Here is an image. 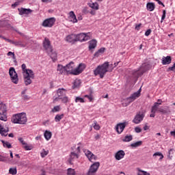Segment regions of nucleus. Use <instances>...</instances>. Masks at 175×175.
Wrapping results in <instances>:
<instances>
[{
	"label": "nucleus",
	"instance_id": "obj_27",
	"mask_svg": "<svg viewBox=\"0 0 175 175\" xmlns=\"http://www.w3.org/2000/svg\"><path fill=\"white\" fill-rule=\"evenodd\" d=\"M4 40H5V42H8V43H12V44H14V46H21V41H13L8 38H4Z\"/></svg>",
	"mask_w": 175,
	"mask_h": 175
},
{
	"label": "nucleus",
	"instance_id": "obj_41",
	"mask_svg": "<svg viewBox=\"0 0 175 175\" xmlns=\"http://www.w3.org/2000/svg\"><path fill=\"white\" fill-rule=\"evenodd\" d=\"M60 100H62V103H68L69 102V97L64 96Z\"/></svg>",
	"mask_w": 175,
	"mask_h": 175
},
{
	"label": "nucleus",
	"instance_id": "obj_61",
	"mask_svg": "<svg viewBox=\"0 0 175 175\" xmlns=\"http://www.w3.org/2000/svg\"><path fill=\"white\" fill-rule=\"evenodd\" d=\"M77 154H80V146L77 148Z\"/></svg>",
	"mask_w": 175,
	"mask_h": 175
},
{
	"label": "nucleus",
	"instance_id": "obj_8",
	"mask_svg": "<svg viewBox=\"0 0 175 175\" xmlns=\"http://www.w3.org/2000/svg\"><path fill=\"white\" fill-rule=\"evenodd\" d=\"M148 70V64H144L138 70H134L133 72V76L135 77H139V76H142L144 73Z\"/></svg>",
	"mask_w": 175,
	"mask_h": 175
},
{
	"label": "nucleus",
	"instance_id": "obj_6",
	"mask_svg": "<svg viewBox=\"0 0 175 175\" xmlns=\"http://www.w3.org/2000/svg\"><path fill=\"white\" fill-rule=\"evenodd\" d=\"M142 89H139V91L135 92L134 94H131L130 97L124 99V102L126 103L125 106H128L132 103V102L136 100L139 96H140V91Z\"/></svg>",
	"mask_w": 175,
	"mask_h": 175
},
{
	"label": "nucleus",
	"instance_id": "obj_49",
	"mask_svg": "<svg viewBox=\"0 0 175 175\" xmlns=\"http://www.w3.org/2000/svg\"><path fill=\"white\" fill-rule=\"evenodd\" d=\"M85 98H88V99H89L90 102H92V100H94V96H92L91 94L85 95Z\"/></svg>",
	"mask_w": 175,
	"mask_h": 175
},
{
	"label": "nucleus",
	"instance_id": "obj_7",
	"mask_svg": "<svg viewBox=\"0 0 175 175\" xmlns=\"http://www.w3.org/2000/svg\"><path fill=\"white\" fill-rule=\"evenodd\" d=\"M91 39V33H81L77 35V42H87Z\"/></svg>",
	"mask_w": 175,
	"mask_h": 175
},
{
	"label": "nucleus",
	"instance_id": "obj_35",
	"mask_svg": "<svg viewBox=\"0 0 175 175\" xmlns=\"http://www.w3.org/2000/svg\"><path fill=\"white\" fill-rule=\"evenodd\" d=\"M1 143L3 144V147H6L7 148H12V144L6 141H1Z\"/></svg>",
	"mask_w": 175,
	"mask_h": 175
},
{
	"label": "nucleus",
	"instance_id": "obj_16",
	"mask_svg": "<svg viewBox=\"0 0 175 175\" xmlns=\"http://www.w3.org/2000/svg\"><path fill=\"white\" fill-rule=\"evenodd\" d=\"M125 126H126V124L125 122L118 124L116 127V132H118L119 135L122 133V132H124V129H125Z\"/></svg>",
	"mask_w": 175,
	"mask_h": 175
},
{
	"label": "nucleus",
	"instance_id": "obj_57",
	"mask_svg": "<svg viewBox=\"0 0 175 175\" xmlns=\"http://www.w3.org/2000/svg\"><path fill=\"white\" fill-rule=\"evenodd\" d=\"M156 2H157V3H159V5H161V6H163V8H165V4H163V3H162V1H161L160 0H155Z\"/></svg>",
	"mask_w": 175,
	"mask_h": 175
},
{
	"label": "nucleus",
	"instance_id": "obj_9",
	"mask_svg": "<svg viewBox=\"0 0 175 175\" xmlns=\"http://www.w3.org/2000/svg\"><path fill=\"white\" fill-rule=\"evenodd\" d=\"M57 96L53 99V102H58L62 99V97L66 95V89L59 88L56 91Z\"/></svg>",
	"mask_w": 175,
	"mask_h": 175
},
{
	"label": "nucleus",
	"instance_id": "obj_12",
	"mask_svg": "<svg viewBox=\"0 0 175 175\" xmlns=\"http://www.w3.org/2000/svg\"><path fill=\"white\" fill-rule=\"evenodd\" d=\"M32 75L29 72L27 74H23L24 82L25 85H29V84L32 83V79H35V73H33V72Z\"/></svg>",
	"mask_w": 175,
	"mask_h": 175
},
{
	"label": "nucleus",
	"instance_id": "obj_60",
	"mask_svg": "<svg viewBox=\"0 0 175 175\" xmlns=\"http://www.w3.org/2000/svg\"><path fill=\"white\" fill-rule=\"evenodd\" d=\"M51 2H53V0H44L45 3H51Z\"/></svg>",
	"mask_w": 175,
	"mask_h": 175
},
{
	"label": "nucleus",
	"instance_id": "obj_26",
	"mask_svg": "<svg viewBox=\"0 0 175 175\" xmlns=\"http://www.w3.org/2000/svg\"><path fill=\"white\" fill-rule=\"evenodd\" d=\"M98 43V41L96 40H92L89 42V50H93V49H95L96 47V44Z\"/></svg>",
	"mask_w": 175,
	"mask_h": 175
},
{
	"label": "nucleus",
	"instance_id": "obj_45",
	"mask_svg": "<svg viewBox=\"0 0 175 175\" xmlns=\"http://www.w3.org/2000/svg\"><path fill=\"white\" fill-rule=\"evenodd\" d=\"M114 68H116V66H114L113 64H109V62H108L107 72H113V69H114Z\"/></svg>",
	"mask_w": 175,
	"mask_h": 175
},
{
	"label": "nucleus",
	"instance_id": "obj_51",
	"mask_svg": "<svg viewBox=\"0 0 175 175\" xmlns=\"http://www.w3.org/2000/svg\"><path fill=\"white\" fill-rule=\"evenodd\" d=\"M18 141L20 142V143H21V144H23V146L27 145V143L24 141V139H23V137H19Z\"/></svg>",
	"mask_w": 175,
	"mask_h": 175
},
{
	"label": "nucleus",
	"instance_id": "obj_24",
	"mask_svg": "<svg viewBox=\"0 0 175 175\" xmlns=\"http://www.w3.org/2000/svg\"><path fill=\"white\" fill-rule=\"evenodd\" d=\"M57 72H59V73H60V75H66V66L63 67L62 65L58 64V66H57Z\"/></svg>",
	"mask_w": 175,
	"mask_h": 175
},
{
	"label": "nucleus",
	"instance_id": "obj_58",
	"mask_svg": "<svg viewBox=\"0 0 175 175\" xmlns=\"http://www.w3.org/2000/svg\"><path fill=\"white\" fill-rule=\"evenodd\" d=\"M169 70H175V63L173 64L172 67H169Z\"/></svg>",
	"mask_w": 175,
	"mask_h": 175
},
{
	"label": "nucleus",
	"instance_id": "obj_14",
	"mask_svg": "<svg viewBox=\"0 0 175 175\" xmlns=\"http://www.w3.org/2000/svg\"><path fill=\"white\" fill-rule=\"evenodd\" d=\"M55 18H49L44 20V27L51 28L55 24Z\"/></svg>",
	"mask_w": 175,
	"mask_h": 175
},
{
	"label": "nucleus",
	"instance_id": "obj_64",
	"mask_svg": "<svg viewBox=\"0 0 175 175\" xmlns=\"http://www.w3.org/2000/svg\"><path fill=\"white\" fill-rule=\"evenodd\" d=\"M159 111H160V113H166L165 110L161 109L159 110Z\"/></svg>",
	"mask_w": 175,
	"mask_h": 175
},
{
	"label": "nucleus",
	"instance_id": "obj_43",
	"mask_svg": "<svg viewBox=\"0 0 175 175\" xmlns=\"http://www.w3.org/2000/svg\"><path fill=\"white\" fill-rule=\"evenodd\" d=\"M23 148L25 150V151H31L32 150V146L28 145V144L26 143V145H24Z\"/></svg>",
	"mask_w": 175,
	"mask_h": 175
},
{
	"label": "nucleus",
	"instance_id": "obj_21",
	"mask_svg": "<svg viewBox=\"0 0 175 175\" xmlns=\"http://www.w3.org/2000/svg\"><path fill=\"white\" fill-rule=\"evenodd\" d=\"M21 68H22L23 75H27L28 73H30L31 75L33 76V71L31 69H27V65H25V64H23L21 65Z\"/></svg>",
	"mask_w": 175,
	"mask_h": 175
},
{
	"label": "nucleus",
	"instance_id": "obj_32",
	"mask_svg": "<svg viewBox=\"0 0 175 175\" xmlns=\"http://www.w3.org/2000/svg\"><path fill=\"white\" fill-rule=\"evenodd\" d=\"M158 105H161V103H154V106L152 107L151 113H157Z\"/></svg>",
	"mask_w": 175,
	"mask_h": 175
},
{
	"label": "nucleus",
	"instance_id": "obj_62",
	"mask_svg": "<svg viewBox=\"0 0 175 175\" xmlns=\"http://www.w3.org/2000/svg\"><path fill=\"white\" fill-rule=\"evenodd\" d=\"M170 135H172V136H174L175 137V131H171Z\"/></svg>",
	"mask_w": 175,
	"mask_h": 175
},
{
	"label": "nucleus",
	"instance_id": "obj_22",
	"mask_svg": "<svg viewBox=\"0 0 175 175\" xmlns=\"http://www.w3.org/2000/svg\"><path fill=\"white\" fill-rule=\"evenodd\" d=\"M9 132V127L0 126V135L1 136H8Z\"/></svg>",
	"mask_w": 175,
	"mask_h": 175
},
{
	"label": "nucleus",
	"instance_id": "obj_55",
	"mask_svg": "<svg viewBox=\"0 0 175 175\" xmlns=\"http://www.w3.org/2000/svg\"><path fill=\"white\" fill-rule=\"evenodd\" d=\"M140 27H142V23H139L138 25H135V29L136 31H139L140 30Z\"/></svg>",
	"mask_w": 175,
	"mask_h": 175
},
{
	"label": "nucleus",
	"instance_id": "obj_53",
	"mask_svg": "<svg viewBox=\"0 0 175 175\" xmlns=\"http://www.w3.org/2000/svg\"><path fill=\"white\" fill-rule=\"evenodd\" d=\"M150 35H151V29H149L145 32V36H150Z\"/></svg>",
	"mask_w": 175,
	"mask_h": 175
},
{
	"label": "nucleus",
	"instance_id": "obj_3",
	"mask_svg": "<svg viewBox=\"0 0 175 175\" xmlns=\"http://www.w3.org/2000/svg\"><path fill=\"white\" fill-rule=\"evenodd\" d=\"M109 68V62H105L104 64L99 65L94 70V75L95 76L100 75V79L105 77V75L107 73V69Z\"/></svg>",
	"mask_w": 175,
	"mask_h": 175
},
{
	"label": "nucleus",
	"instance_id": "obj_42",
	"mask_svg": "<svg viewBox=\"0 0 175 175\" xmlns=\"http://www.w3.org/2000/svg\"><path fill=\"white\" fill-rule=\"evenodd\" d=\"M7 55H8V57H10V55H12V59H14V62H16V55L14 54V52L9 51V52L7 53Z\"/></svg>",
	"mask_w": 175,
	"mask_h": 175
},
{
	"label": "nucleus",
	"instance_id": "obj_11",
	"mask_svg": "<svg viewBox=\"0 0 175 175\" xmlns=\"http://www.w3.org/2000/svg\"><path fill=\"white\" fill-rule=\"evenodd\" d=\"M0 120L1 121H6L8 117H6V105L5 104H0Z\"/></svg>",
	"mask_w": 175,
	"mask_h": 175
},
{
	"label": "nucleus",
	"instance_id": "obj_40",
	"mask_svg": "<svg viewBox=\"0 0 175 175\" xmlns=\"http://www.w3.org/2000/svg\"><path fill=\"white\" fill-rule=\"evenodd\" d=\"M132 139V135H126L125 137L122 139V142H131Z\"/></svg>",
	"mask_w": 175,
	"mask_h": 175
},
{
	"label": "nucleus",
	"instance_id": "obj_63",
	"mask_svg": "<svg viewBox=\"0 0 175 175\" xmlns=\"http://www.w3.org/2000/svg\"><path fill=\"white\" fill-rule=\"evenodd\" d=\"M148 126L145 125V126H144V131H148Z\"/></svg>",
	"mask_w": 175,
	"mask_h": 175
},
{
	"label": "nucleus",
	"instance_id": "obj_47",
	"mask_svg": "<svg viewBox=\"0 0 175 175\" xmlns=\"http://www.w3.org/2000/svg\"><path fill=\"white\" fill-rule=\"evenodd\" d=\"M75 102L76 103H78V102L80 103H84V99L81 97H76Z\"/></svg>",
	"mask_w": 175,
	"mask_h": 175
},
{
	"label": "nucleus",
	"instance_id": "obj_15",
	"mask_svg": "<svg viewBox=\"0 0 175 175\" xmlns=\"http://www.w3.org/2000/svg\"><path fill=\"white\" fill-rule=\"evenodd\" d=\"M84 152L85 155L87 156V158H88L90 162H94V161H96V159H98V157H96V156H95V154H94L91 151L85 150Z\"/></svg>",
	"mask_w": 175,
	"mask_h": 175
},
{
	"label": "nucleus",
	"instance_id": "obj_37",
	"mask_svg": "<svg viewBox=\"0 0 175 175\" xmlns=\"http://www.w3.org/2000/svg\"><path fill=\"white\" fill-rule=\"evenodd\" d=\"M67 175H76V172L74 169L68 168L67 170Z\"/></svg>",
	"mask_w": 175,
	"mask_h": 175
},
{
	"label": "nucleus",
	"instance_id": "obj_31",
	"mask_svg": "<svg viewBox=\"0 0 175 175\" xmlns=\"http://www.w3.org/2000/svg\"><path fill=\"white\" fill-rule=\"evenodd\" d=\"M80 84H81V82L79 79H76L72 85V89L75 90V88H77L78 87H80Z\"/></svg>",
	"mask_w": 175,
	"mask_h": 175
},
{
	"label": "nucleus",
	"instance_id": "obj_18",
	"mask_svg": "<svg viewBox=\"0 0 175 175\" xmlns=\"http://www.w3.org/2000/svg\"><path fill=\"white\" fill-rule=\"evenodd\" d=\"M124 157H125V152L122 150L118 151L115 154V159H116V161H121V159H123Z\"/></svg>",
	"mask_w": 175,
	"mask_h": 175
},
{
	"label": "nucleus",
	"instance_id": "obj_56",
	"mask_svg": "<svg viewBox=\"0 0 175 175\" xmlns=\"http://www.w3.org/2000/svg\"><path fill=\"white\" fill-rule=\"evenodd\" d=\"M21 2H18V1H16L14 4L12 5V6H14V8H16V6H18V5H20Z\"/></svg>",
	"mask_w": 175,
	"mask_h": 175
},
{
	"label": "nucleus",
	"instance_id": "obj_54",
	"mask_svg": "<svg viewBox=\"0 0 175 175\" xmlns=\"http://www.w3.org/2000/svg\"><path fill=\"white\" fill-rule=\"evenodd\" d=\"M135 131L136 132V133H140V132H142V129H140V127H135Z\"/></svg>",
	"mask_w": 175,
	"mask_h": 175
},
{
	"label": "nucleus",
	"instance_id": "obj_10",
	"mask_svg": "<svg viewBox=\"0 0 175 175\" xmlns=\"http://www.w3.org/2000/svg\"><path fill=\"white\" fill-rule=\"evenodd\" d=\"M99 166H100V163L99 162L94 163L90 167L86 175H94V173L98 172V169H99Z\"/></svg>",
	"mask_w": 175,
	"mask_h": 175
},
{
	"label": "nucleus",
	"instance_id": "obj_36",
	"mask_svg": "<svg viewBox=\"0 0 175 175\" xmlns=\"http://www.w3.org/2000/svg\"><path fill=\"white\" fill-rule=\"evenodd\" d=\"M153 157H160L159 161H161L163 159V154L161 152H157L153 154Z\"/></svg>",
	"mask_w": 175,
	"mask_h": 175
},
{
	"label": "nucleus",
	"instance_id": "obj_30",
	"mask_svg": "<svg viewBox=\"0 0 175 175\" xmlns=\"http://www.w3.org/2000/svg\"><path fill=\"white\" fill-rule=\"evenodd\" d=\"M146 8L149 12H153L155 9V4L154 3H148L146 5Z\"/></svg>",
	"mask_w": 175,
	"mask_h": 175
},
{
	"label": "nucleus",
	"instance_id": "obj_19",
	"mask_svg": "<svg viewBox=\"0 0 175 175\" xmlns=\"http://www.w3.org/2000/svg\"><path fill=\"white\" fill-rule=\"evenodd\" d=\"M143 118H144V114H137L133 119V122H134V124H140V122L143 121Z\"/></svg>",
	"mask_w": 175,
	"mask_h": 175
},
{
	"label": "nucleus",
	"instance_id": "obj_48",
	"mask_svg": "<svg viewBox=\"0 0 175 175\" xmlns=\"http://www.w3.org/2000/svg\"><path fill=\"white\" fill-rule=\"evenodd\" d=\"M165 18H166V10H163V15L161 16V23H163V20H165Z\"/></svg>",
	"mask_w": 175,
	"mask_h": 175
},
{
	"label": "nucleus",
	"instance_id": "obj_2",
	"mask_svg": "<svg viewBox=\"0 0 175 175\" xmlns=\"http://www.w3.org/2000/svg\"><path fill=\"white\" fill-rule=\"evenodd\" d=\"M44 50L45 53L51 57L53 62H55L57 61V52L53 49L51 42L48 38H44Z\"/></svg>",
	"mask_w": 175,
	"mask_h": 175
},
{
	"label": "nucleus",
	"instance_id": "obj_50",
	"mask_svg": "<svg viewBox=\"0 0 175 175\" xmlns=\"http://www.w3.org/2000/svg\"><path fill=\"white\" fill-rule=\"evenodd\" d=\"M138 175H150V173H148L147 172L139 170L138 172Z\"/></svg>",
	"mask_w": 175,
	"mask_h": 175
},
{
	"label": "nucleus",
	"instance_id": "obj_1",
	"mask_svg": "<svg viewBox=\"0 0 175 175\" xmlns=\"http://www.w3.org/2000/svg\"><path fill=\"white\" fill-rule=\"evenodd\" d=\"M84 69H85V64L81 63L78 67L75 68V63L70 62L66 66V75H75V76H77V75H80Z\"/></svg>",
	"mask_w": 175,
	"mask_h": 175
},
{
	"label": "nucleus",
	"instance_id": "obj_52",
	"mask_svg": "<svg viewBox=\"0 0 175 175\" xmlns=\"http://www.w3.org/2000/svg\"><path fill=\"white\" fill-rule=\"evenodd\" d=\"M172 152H173V149H170L168 152V156H167V158L169 159H172V158H173L172 156H170V154H172Z\"/></svg>",
	"mask_w": 175,
	"mask_h": 175
},
{
	"label": "nucleus",
	"instance_id": "obj_13",
	"mask_svg": "<svg viewBox=\"0 0 175 175\" xmlns=\"http://www.w3.org/2000/svg\"><path fill=\"white\" fill-rule=\"evenodd\" d=\"M65 40L66 42H68V43L75 44V43L77 42V36L76 34H70L66 37Z\"/></svg>",
	"mask_w": 175,
	"mask_h": 175
},
{
	"label": "nucleus",
	"instance_id": "obj_44",
	"mask_svg": "<svg viewBox=\"0 0 175 175\" xmlns=\"http://www.w3.org/2000/svg\"><path fill=\"white\" fill-rule=\"evenodd\" d=\"M61 110V107L59 105L55 106L53 107L52 109L53 113H57L58 111H60Z\"/></svg>",
	"mask_w": 175,
	"mask_h": 175
},
{
	"label": "nucleus",
	"instance_id": "obj_17",
	"mask_svg": "<svg viewBox=\"0 0 175 175\" xmlns=\"http://www.w3.org/2000/svg\"><path fill=\"white\" fill-rule=\"evenodd\" d=\"M75 159H79V153L72 152L70 154V158L68 159V162L70 165H73V161Z\"/></svg>",
	"mask_w": 175,
	"mask_h": 175
},
{
	"label": "nucleus",
	"instance_id": "obj_25",
	"mask_svg": "<svg viewBox=\"0 0 175 175\" xmlns=\"http://www.w3.org/2000/svg\"><path fill=\"white\" fill-rule=\"evenodd\" d=\"M69 17L71 19L70 21L74 24L77 23V18H76V14H75V12L71 11L69 12Z\"/></svg>",
	"mask_w": 175,
	"mask_h": 175
},
{
	"label": "nucleus",
	"instance_id": "obj_38",
	"mask_svg": "<svg viewBox=\"0 0 175 175\" xmlns=\"http://www.w3.org/2000/svg\"><path fill=\"white\" fill-rule=\"evenodd\" d=\"M93 128L96 131H99V129H100V126H99V124H98V122L96 120L94 121Z\"/></svg>",
	"mask_w": 175,
	"mask_h": 175
},
{
	"label": "nucleus",
	"instance_id": "obj_29",
	"mask_svg": "<svg viewBox=\"0 0 175 175\" xmlns=\"http://www.w3.org/2000/svg\"><path fill=\"white\" fill-rule=\"evenodd\" d=\"M88 5L90 6V8L94 9V10H99V4H98L97 2L90 3Z\"/></svg>",
	"mask_w": 175,
	"mask_h": 175
},
{
	"label": "nucleus",
	"instance_id": "obj_39",
	"mask_svg": "<svg viewBox=\"0 0 175 175\" xmlns=\"http://www.w3.org/2000/svg\"><path fill=\"white\" fill-rule=\"evenodd\" d=\"M142 144H143V142L142 141H139V142H135L133 144H131V147H139V146H142Z\"/></svg>",
	"mask_w": 175,
	"mask_h": 175
},
{
	"label": "nucleus",
	"instance_id": "obj_20",
	"mask_svg": "<svg viewBox=\"0 0 175 175\" xmlns=\"http://www.w3.org/2000/svg\"><path fill=\"white\" fill-rule=\"evenodd\" d=\"M18 11L19 12L20 16H23L24 14H29L30 13H32V10L28 8H18Z\"/></svg>",
	"mask_w": 175,
	"mask_h": 175
},
{
	"label": "nucleus",
	"instance_id": "obj_46",
	"mask_svg": "<svg viewBox=\"0 0 175 175\" xmlns=\"http://www.w3.org/2000/svg\"><path fill=\"white\" fill-rule=\"evenodd\" d=\"M10 174H17V169L16 168H10L9 170Z\"/></svg>",
	"mask_w": 175,
	"mask_h": 175
},
{
	"label": "nucleus",
	"instance_id": "obj_23",
	"mask_svg": "<svg viewBox=\"0 0 175 175\" xmlns=\"http://www.w3.org/2000/svg\"><path fill=\"white\" fill-rule=\"evenodd\" d=\"M161 64L162 65H169L170 64H172V57L170 56L163 57L162 58Z\"/></svg>",
	"mask_w": 175,
	"mask_h": 175
},
{
	"label": "nucleus",
	"instance_id": "obj_28",
	"mask_svg": "<svg viewBox=\"0 0 175 175\" xmlns=\"http://www.w3.org/2000/svg\"><path fill=\"white\" fill-rule=\"evenodd\" d=\"M52 136H53V133H51V131H44V137L46 140H47L48 142L49 140H50V139H51Z\"/></svg>",
	"mask_w": 175,
	"mask_h": 175
},
{
	"label": "nucleus",
	"instance_id": "obj_59",
	"mask_svg": "<svg viewBox=\"0 0 175 175\" xmlns=\"http://www.w3.org/2000/svg\"><path fill=\"white\" fill-rule=\"evenodd\" d=\"M83 13H85V14L88 13V8H83Z\"/></svg>",
	"mask_w": 175,
	"mask_h": 175
},
{
	"label": "nucleus",
	"instance_id": "obj_4",
	"mask_svg": "<svg viewBox=\"0 0 175 175\" xmlns=\"http://www.w3.org/2000/svg\"><path fill=\"white\" fill-rule=\"evenodd\" d=\"M28 119L25 113H21L14 115L12 118V122L14 124H19L20 125H25Z\"/></svg>",
	"mask_w": 175,
	"mask_h": 175
},
{
	"label": "nucleus",
	"instance_id": "obj_5",
	"mask_svg": "<svg viewBox=\"0 0 175 175\" xmlns=\"http://www.w3.org/2000/svg\"><path fill=\"white\" fill-rule=\"evenodd\" d=\"M9 75L11 81L14 83V84H18V75H17V72H16L14 67L10 68Z\"/></svg>",
	"mask_w": 175,
	"mask_h": 175
},
{
	"label": "nucleus",
	"instance_id": "obj_33",
	"mask_svg": "<svg viewBox=\"0 0 175 175\" xmlns=\"http://www.w3.org/2000/svg\"><path fill=\"white\" fill-rule=\"evenodd\" d=\"M105 50L106 49L105 48L100 49L97 52L94 53V57H99V55H100V53L103 54V53H105Z\"/></svg>",
	"mask_w": 175,
	"mask_h": 175
},
{
	"label": "nucleus",
	"instance_id": "obj_34",
	"mask_svg": "<svg viewBox=\"0 0 175 175\" xmlns=\"http://www.w3.org/2000/svg\"><path fill=\"white\" fill-rule=\"evenodd\" d=\"M62 118H64V114H61V115L57 114L55 117V122H59V121H61Z\"/></svg>",
	"mask_w": 175,
	"mask_h": 175
}]
</instances>
